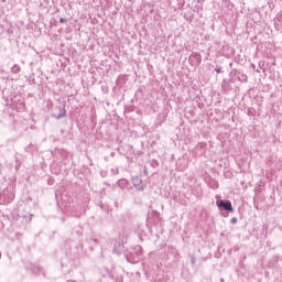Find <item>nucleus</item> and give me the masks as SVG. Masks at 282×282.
<instances>
[{"instance_id": "f257e3e1", "label": "nucleus", "mask_w": 282, "mask_h": 282, "mask_svg": "<svg viewBox=\"0 0 282 282\" xmlns=\"http://www.w3.org/2000/svg\"><path fill=\"white\" fill-rule=\"evenodd\" d=\"M218 208H224V210H228L229 213H232L235 209L232 208V203L230 200H217Z\"/></svg>"}, {"instance_id": "f03ea898", "label": "nucleus", "mask_w": 282, "mask_h": 282, "mask_svg": "<svg viewBox=\"0 0 282 282\" xmlns=\"http://www.w3.org/2000/svg\"><path fill=\"white\" fill-rule=\"evenodd\" d=\"M31 272H33V274H41V272H43V269H41V267L33 264L31 265Z\"/></svg>"}, {"instance_id": "7ed1b4c3", "label": "nucleus", "mask_w": 282, "mask_h": 282, "mask_svg": "<svg viewBox=\"0 0 282 282\" xmlns=\"http://www.w3.org/2000/svg\"><path fill=\"white\" fill-rule=\"evenodd\" d=\"M124 246L120 245V243H116L115 248H113V252H116V254H120L123 250Z\"/></svg>"}, {"instance_id": "20e7f679", "label": "nucleus", "mask_w": 282, "mask_h": 282, "mask_svg": "<svg viewBox=\"0 0 282 282\" xmlns=\"http://www.w3.org/2000/svg\"><path fill=\"white\" fill-rule=\"evenodd\" d=\"M128 184H129V182L124 178L119 180V182H118V185L120 188H124V186H127Z\"/></svg>"}, {"instance_id": "39448f33", "label": "nucleus", "mask_w": 282, "mask_h": 282, "mask_svg": "<svg viewBox=\"0 0 282 282\" xmlns=\"http://www.w3.org/2000/svg\"><path fill=\"white\" fill-rule=\"evenodd\" d=\"M12 74H19V72H21V66L19 65H13L11 68Z\"/></svg>"}, {"instance_id": "423d86ee", "label": "nucleus", "mask_w": 282, "mask_h": 282, "mask_svg": "<svg viewBox=\"0 0 282 282\" xmlns=\"http://www.w3.org/2000/svg\"><path fill=\"white\" fill-rule=\"evenodd\" d=\"M61 118H65V110H63L62 112H59L56 117L57 120H61Z\"/></svg>"}, {"instance_id": "0eeeda50", "label": "nucleus", "mask_w": 282, "mask_h": 282, "mask_svg": "<svg viewBox=\"0 0 282 282\" xmlns=\"http://www.w3.org/2000/svg\"><path fill=\"white\" fill-rule=\"evenodd\" d=\"M59 23H67V19L61 18V19H59Z\"/></svg>"}, {"instance_id": "6e6552de", "label": "nucleus", "mask_w": 282, "mask_h": 282, "mask_svg": "<svg viewBox=\"0 0 282 282\" xmlns=\"http://www.w3.org/2000/svg\"><path fill=\"white\" fill-rule=\"evenodd\" d=\"M191 263H192V265H195V257H192Z\"/></svg>"}, {"instance_id": "1a4fd4ad", "label": "nucleus", "mask_w": 282, "mask_h": 282, "mask_svg": "<svg viewBox=\"0 0 282 282\" xmlns=\"http://www.w3.org/2000/svg\"><path fill=\"white\" fill-rule=\"evenodd\" d=\"M215 72L216 74H221V68H216Z\"/></svg>"}, {"instance_id": "9d476101", "label": "nucleus", "mask_w": 282, "mask_h": 282, "mask_svg": "<svg viewBox=\"0 0 282 282\" xmlns=\"http://www.w3.org/2000/svg\"><path fill=\"white\" fill-rule=\"evenodd\" d=\"M230 221H231V224H234V225H235V224H237V218H231V220H230Z\"/></svg>"}, {"instance_id": "9b49d317", "label": "nucleus", "mask_w": 282, "mask_h": 282, "mask_svg": "<svg viewBox=\"0 0 282 282\" xmlns=\"http://www.w3.org/2000/svg\"><path fill=\"white\" fill-rule=\"evenodd\" d=\"M144 173H145V175H147V169H144Z\"/></svg>"}, {"instance_id": "f8f14e48", "label": "nucleus", "mask_w": 282, "mask_h": 282, "mask_svg": "<svg viewBox=\"0 0 282 282\" xmlns=\"http://www.w3.org/2000/svg\"><path fill=\"white\" fill-rule=\"evenodd\" d=\"M0 258H1V253H0Z\"/></svg>"}]
</instances>
